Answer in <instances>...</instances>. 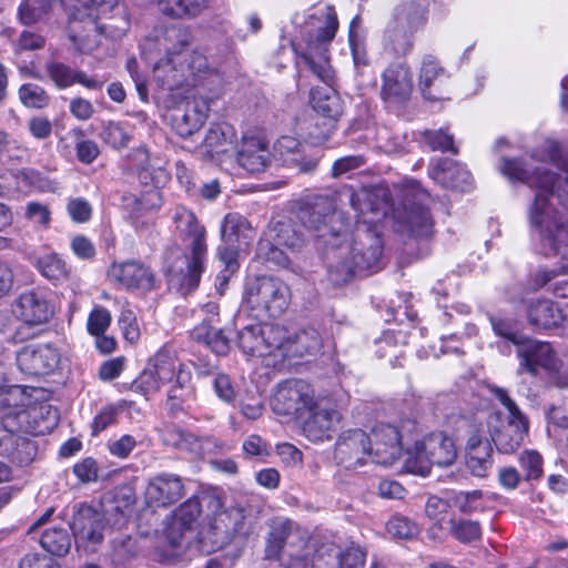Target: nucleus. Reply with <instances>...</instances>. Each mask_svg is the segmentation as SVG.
<instances>
[{"label":"nucleus","instance_id":"obj_62","mask_svg":"<svg viewBox=\"0 0 568 568\" xmlns=\"http://www.w3.org/2000/svg\"><path fill=\"white\" fill-rule=\"evenodd\" d=\"M111 323V314L103 307H94L88 318V331L94 336L104 334Z\"/></svg>","mask_w":568,"mask_h":568},{"label":"nucleus","instance_id":"obj_61","mask_svg":"<svg viewBox=\"0 0 568 568\" xmlns=\"http://www.w3.org/2000/svg\"><path fill=\"white\" fill-rule=\"evenodd\" d=\"M483 494L480 490L459 491L454 495L453 504L464 514H471L479 510Z\"/></svg>","mask_w":568,"mask_h":568},{"label":"nucleus","instance_id":"obj_35","mask_svg":"<svg viewBox=\"0 0 568 568\" xmlns=\"http://www.w3.org/2000/svg\"><path fill=\"white\" fill-rule=\"evenodd\" d=\"M154 77L163 89L172 91L185 81V70L180 58H164L155 64Z\"/></svg>","mask_w":568,"mask_h":568},{"label":"nucleus","instance_id":"obj_48","mask_svg":"<svg viewBox=\"0 0 568 568\" xmlns=\"http://www.w3.org/2000/svg\"><path fill=\"white\" fill-rule=\"evenodd\" d=\"M195 397L194 387L185 388H173L170 387L165 400V408L168 413L176 417L179 414L185 410L187 403L193 400Z\"/></svg>","mask_w":568,"mask_h":568},{"label":"nucleus","instance_id":"obj_16","mask_svg":"<svg viewBox=\"0 0 568 568\" xmlns=\"http://www.w3.org/2000/svg\"><path fill=\"white\" fill-rule=\"evenodd\" d=\"M489 434L497 450L501 454L515 453L524 443L528 434V419H503L497 412L489 417Z\"/></svg>","mask_w":568,"mask_h":568},{"label":"nucleus","instance_id":"obj_55","mask_svg":"<svg viewBox=\"0 0 568 568\" xmlns=\"http://www.w3.org/2000/svg\"><path fill=\"white\" fill-rule=\"evenodd\" d=\"M424 142L433 151L453 152L457 153L458 150L454 145V138L443 129L426 130L423 132Z\"/></svg>","mask_w":568,"mask_h":568},{"label":"nucleus","instance_id":"obj_43","mask_svg":"<svg viewBox=\"0 0 568 568\" xmlns=\"http://www.w3.org/2000/svg\"><path fill=\"white\" fill-rule=\"evenodd\" d=\"M466 467L471 475L486 477L493 467L490 445H483L478 449L467 450Z\"/></svg>","mask_w":568,"mask_h":568},{"label":"nucleus","instance_id":"obj_59","mask_svg":"<svg viewBox=\"0 0 568 568\" xmlns=\"http://www.w3.org/2000/svg\"><path fill=\"white\" fill-rule=\"evenodd\" d=\"M521 468L526 471L525 479H538L542 474V458L536 450H525L519 458Z\"/></svg>","mask_w":568,"mask_h":568},{"label":"nucleus","instance_id":"obj_14","mask_svg":"<svg viewBox=\"0 0 568 568\" xmlns=\"http://www.w3.org/2000/svg\"><path fill=\"white\" fill-rule=\"evenodd\" d=\"M69 525L78 549L83 548L85 551H94L103 540L105 527L103 515L89 505L79 504L75 506Z\"/></svg>","mask_w":568,"mask_h":568},{"label":"nucleus","instance_id":"obj_33","mask_svg":"<svg viewBox=\"0 0 568 568\" xmlns=\"http://www.w3.org/2000/svg\"><path fill=\"white\" fill-rule=\"evenodd\" d=\"M527 318L530 325L548 329L558 326L565 318L560 310L552 301L536 300L531 301L527 310Z\"/></svg>","mask_w":568,"mask_h":568},{"label":"nucleus","instance_id":"obj_15","mask_svg":"<svg viewBox=\"0 0 568 568\" xmlns=\"http://www.w3.org/2000/svg\"><path fill=\"white\" fill-rule=\"evenodd\" d=\"M337 465L357 469L371 460L368 434L363 429H348L339 434L333 454Z\"/></svg>","mask_w":568,"mask_h":568},{"label":"nucleus","instance_id":"obj_28","mask_svg":"<svg viewBox=\"0 0 568 568\" xmlns=\"http://www.w3.org/2000/svg\"><path fill=\"white\" fill-rule=\"evenodd\" d=\"M429 176L446 189L467 191L471 186L470 172L459 162L439 159L429 170Z\"/></svg>","mask_w":568,"mask_h":568},{"label":"nucleus","instance_id":"obj_40","mask_svg":"<svg viewBox=\"0 0 568 568\" xmlns=\"http://www.w3.org/2000/svg\"><path fill=\"white\" fill-rule=\"evenodd\" d=\"M489 322L491 324L494 333L519 346L523 344L525 336L520 332V323L514 317H506L501 315H490Z\"/></svg>","mask_w":568,"mask_h":568},{"label":"nucleus","instance_id":"obj_18","mask_svg":"<svg viewBox=\"0 0 568 568\" xmlns=\"http://www.w3.org/2000/svg\"><path fill=\"white\" fill-rule=\"evenodd\" d=\"M20 371L30 376L47 375L53 372L60 363V352L50 344H29L17 354Z\"/></svg>","mask_w":568,"mask_h":568},{"label":"nucleus","instance_id":"obj_45","mask_svg":"<svg viewBox=\"0 0 568 568\" xmlns=\"http://www.w3.org/2000/svg\"><path fill=\"white\" fill-rule=\"evenodd\" d=\"M234 130L227 124L212 126L205 138V145L215 153H226V145H233Z\"/></svg>","mask_w":568,"mask_h":568},{"label":"nucleus","instance_id":"obj_3","mask_svg":"<svg viewBox=\"0 0 568 568\" xmlns=\"http://www.w3.org/2000/svg\"><path fill=\"white\" fill-rule=\"evenodd\" d=\"M89 9L88 19L84 21L85 34H81L77 28V20L71 21L69 38L82 53H90L99 44V36L118 39L129 30L130 22L125 12L118 6V0H78Z\"/></svg>","mask_w":568,"mask_h":568},{"label":"nucleus","instance_id":"obj_25","mask_svg":"<svg viewBox=\"0 0 568 568\" xmlns=\"http://www.w3.org/2000/svg\"><path fill=\"white\" fill-rule=\"evenodd\" d=\"M397 231L415 239H428L434 231V222L427 207L414 203L404 205L396 215Z\"/></svg>","mask_w":568,"mask_h":568},{"label":"nucleus","instance_id":"obj_26","mask_svg":"<svg viewBox=\"0 0 568 568\" xmlns=\"http://www.w3.org/2000/svg\"><path fill=\"white\" fill-rule=\"evenodd\" d=\"M233 149L236 162L244 170L257 173L264 171L270 161L268 145L261 138L244 134Z\"/></svg>","mask_w":568,"mask_h":568},{"label":"nucleus","instance_id":"obj_10","mask_svg":"<svg viewBox=\"0 0 568 568\" xmlns=\"http://www.w3.org/2000/svg\"><path fill=\"white\" fill-rule=\"evenodd\" d=\"M457 458V447L452 437L442 432L432 433L424 438L420 446L417 447L416 459L408 458L406 468L413 474L427 476L429 465L438 467H448Z\"/></svg>","mask_w":568,"mask_h":568},{"label":"nucleus","instance_id":"obj_32","mask_svg":"<svg viewBox=\"0 0 568 568\" xmlns=\"http://www.w3.org/2000/svg\"><path fill=\"white\" fill-rule=\"evenodd\" d=\"M30 414L27 410H20L14 415H8L0 422V456L10 457L17 445L23 438L21 433L29 430L23 427L29 422Z\"/></svg>","mask_w":568,"mask_h":568},{"label":"nucleus","instance_id":"obj_30","mask_svg":"<svg viewBox=\"0 0 568 568\" xmlns=\"http://www.w3.org/2000/svg\"><path fill=\"white\" fill-rule=\"evenodd\" d=\"M45 69L49 78L59 89H65L74 83H79L89 90H101L105 82L104 80L89 77L85 72L75 70L62 62L52 61L47 64Z\"/></svg>","mask_w":568,"mask_h":568},{"label":"nucleus","instance_id":"obj_2","mask_svg":"<svg viewBox=\"0 0 568 568\" xmlns=\"http://www.w3.org/2000/svg\"><path fill=\"white\" fill-rule=\"evenodd\" d=\"M382 252V240L376 232L357 229L352 241L341 239L325 252L328 280L334 285H345L356 272L377 268Z\"/></svg>","mask_w":568,"mask_h":568},{"label":"nucleus","instance_id":"obj_31","mask_svg":"<svg viewBox=\"0 0 568 568\" xmlns=\"http://www.w3.org/2000/svg\"><path fill=\"white\" fill-rule=\"evenodd\" d=\"M518 356L520 366L531 374H536L538 367L549 369L554 366V353L549 343L525 337L518 346Z\"/></svg>","mask_w":568,"mask_h":568},{"label":"nucleus","instance_id":"obj_39","mask_svg":"<svg viewBox=\"0 0 568 568\" xmlns=\"http://www.w3.org/2000/svg\"><path fill=\"white\" fill-rule=\"evenodd\" d=\"M209 4V0H160L159 8L172 18L195 17Z\"/></svg>","mask_w":568,"mask_h":568},{"label":"nucleus","instance_id":"obj_13","mask_svg":"<svg viewBox=\"0 0 568 568\" xmlns=\"http://www.w3.org/2000/svg\"><path fill=\"white\" fill-rule=\"evenodd\" d=\"M255 237V232L246 217L240 213H227L221 224L223 245L219 247V256L230 265L239 252L248 248Z\"/></svg>","mask_w":568,"mask_h":568},{"label":"nucleus","instance_id":"obj_58","mask_svg":"<svg viewBox=\"0 0 568 568\" xmlns=\"http://www.w3.org/2000/svg\"><path fill=\"white\" fill-rule=\"evenodd\" d=\"M213 389L219 399L232 405L236 399V390L231 377L224 373H217L213 378Z\"/></svg>","mask_w":568,"mask_h":568},{"label":"nucleus","instance_id":"obj_38","mask_svg":"<svg viewBox=\"0 0 568 568\" xmlns=\"http://www.w3.org/2000/svg\"><path fill=\"white\" fill-rule=\"evenodd\" d=\"M272 232L276 244L293 251L302 248L305 243V234L301 226L291 220L277 221Z\"/></svg>","mask_w":568,"mask_h":568},{"label":"nucleus","instance_id":"obj_56","mask_svg":"<svg viewBox=\"0 0 568 568\" xmlns=\"http://www.w3.org/2000/svg\"><path fill=\"white\" fill-rule=\"evenodd\" d=\"M280 246L276 242H272L268 239L261 240L257 244V255L274 265L284 267L288 264L290 260Z\"/></svg>","mask_w":568,"mask_h":568},{"label":"nucleus","instance_id":"obj_12","mask_svg":"<svg viewBox=\"0 0 568 568\" xmlns=\"http://www.w3.org/2000/svg\"><path fill=\"white\" fill-rule=\"evenodd\" d=\"M315 392L304 379H287L277 386L271 405L277 415L301 416L315 406Z\"/></svg>","mask_w":568,"mask_h":568},{"label":"nucleus","instance_id":"obj_47","mask_svg":"<svg viewBox=\"0 0 568 568\" xmlns=\"http://www.w3.org/2000/svg\"><path fill=\"white\" fill-rule=\"evenodd\" d=\"M449 531L452 536L464 544L478 540L481 537L480 524L468 519H450Z\"/></svg>","mask_w":568,"mask_h":568},{"label":"nucleus","instance_id":"obj_29","mask_svg":"<svg viewBox=\"0 0 568 568\" xmlns=\"http://www.w3.org/2000/svg\"><path fill=\"white\" fill-rule=\"evenodd\" d=\"M292 541L301 540V530L288 519H275L272 521L267 537L265 556L268 559L283 560V554L286 546L293 545Z\"/></svg>","mask_w":568,"mask_h":568},{"label":"nucleus","instance_id":"obj_24","mask_svg":"<svg viewBox=\"0 0 568 568\" xmlns=\"http://www.w3.org/2000/svg\"><path fill=\"white\" fill-rule=\"evenodd\" d=\"M108 275L111 281L126 290L151 291L154 287L151 270L135 261L112 264Z\"/></svg>","mask_w":568,"mask_h":568},{"label":"nucleus","instance_id":"obj_52","mask_svg":"<svg viewBox=\"0 0 568 568\" xmlns=\"http://www.w3.org/2000/svg\"><path fill=\"white\" fill-rule=\"evenodd\" d=\"M52 0H24L19 7V18L23 24L38 22L50 9Z\"/></svg>","mask_w":568,"mask_h":568},{"label":"nucleus","instance_id":"obj_36","mask_svg":"<svg viewBox=\"0 0 568 568\" xmlns=\"http://www.w3.org/2000/svg\"><path fill=\"white\" fill-rule=\"evenodd\" d=\"M159 52L165 58H180L181 52L189 45V34L178 27H168L155 32Z\"/></svg>","mask_w":568,"mask_h":568},{"label":"nucleus","instance_id":"obj_8","mask_svg":"<svg viewBox=\"0 0 568 568\" xmlns=\"http://www.w3.org/2000/svg\"><path fill=\"white\" fill-rule=\"evenodd\" d=\"M298 220L323 243L325 252L349 234L347 217L336 210L334 201L328 196L315 195L305 200L298 210Z\"/></svg>","mask_w":568,"mask_h":568},{"label":"nucleus","instance_id":"obj_17","mask_svg":"<svg viewBox=\"0 0 568 568\" xmlns=\"http://www.w3.org/2000/svg\"><path fill=\"white\" fill-rule=\"evenodd\" d=\"M450 75L437 58L425 54L418 72V88L424 99L436 102L447 99Z\"/></svg>","mask_w":568,"mask_h":568},{"label":"nucleus","instance_id":"obj_50","mask_svg":"<svg viewBox=\"0 0 568 568\" xmlns=\"http://www.w3.org/2000/svg\"><path fill=\"white\" fill-rule=\"evenodd\" d=\"M303 125L302 130H305L306 138L312 144H322L326 142L335 129L333 121L321 120L320 118L312 119Z\"/></svg>","mask_w":568,"mask_h":568},{"label":"nucleus","instance_id":"obj_19","mask_svg":"<svg viewBox=\"0 0 568 568\" xmlns=\"http://www.w3.org/2000/svg\"><path fill=\"white\" fill-rule=\"evenodd\" d=\"M371 462L389 466L402 454V443L398 429L389 424H379L368 434Z\"/></svg>","mask_w":568,"mask_h":568},{"label":"nucleus","instance_id":"obj_20","mask_svg":"<svg viewBox=\"0 0 568 568\" xmlns=\"http://www.w3.org/2000/svg\"><path fill=\"white\" fill-rule=\"evenodd\" d=\"M413 92V79L406 62L390 63L382 73L381 97L393 104H404Z\"/></svg>","mask_w":568,"mask_h":568},{"label":"nucleus","instance_id":"obj_49","mask_svg":"<svg viewBox=\"0 0 568 568\" xmlns=\"http://www.w3.org/2000/svg\"><path fill=\"white\" fill-rule=\"evenodd\" d=\"M200 515V500L197 497H191L174 511L172 521H175V526L192 529Z\"/></svg>","mask_w":568,"mask_h":568},{"label":"nucleus","instance_id":"obj_60","mask_svg":"<svg viewBox=\"0 0 568 568\" xmlns=\"http://www.w3.org/2000/svg\"><path fill=\"white\" fill-rule=\"evenodd\" d=\"M166 444L180 449L192 450L196 444V438L191 433L183 430L178 426L169 427L164 434Z\"/></svg>","mask_w":568,"mask_h":568},{"label":"nucleus","instance_id":"obj_54","mask_svg":"<svg viewBox=\"0 0 568 568\" xmlns=\"http://www.w3.org/2000/svg\"><path fill=\"white\" fill-rule=\"evenodd\" d=\"M100 136L106 144L114 149L125 148L131 140L129 131L118 122H109L103 128Z\"/></svg>","mask_w":568,"mask_h":568},{"label":"nucleus","instance_id":"obj_37","mask_svg":"<svg viewBox=\"0 0 568 568\" xmlns=\"http://www.w3.org/2000/svg\"><path fill=\"white\" fill-rule=\"evenodd\" d=\"M204 121L205 114L195 103H186L184 110H178L172 118L173 128L182 138H189L199 131Z\"/></svg>","mask_w":568,"mask_h":568},{"label":"nucleus","instance_id":"obj_46","mask_svg":"<svg viewBox=\"0 0 568 568\" xmlns=\"http://www.w3.org/2000/svg\"><path fill=\"white\" fill-rule=\"evenodd\" d=\"M276 146L282 154L292 153L294 155L292 161L296 163L302 172H312L317 166L315 159H305L300 154L301 143L294 138L282 136Z\"/></svg>","mask_w":568,"mask_h":568},{"label":"nucleus","instance_id":"obj_44","mask_svg":"<svg viewBox=\"0 0 568 568\" xmlns=\"http://www.w3.org/2000/svg\"><path fill=\"white\" fill-rule=\"evenodd\" d=\"M153 367V375L156 379L162 383H170L173 381L175 375V356L168 349H160L154 357L151 359Z\"/></svg>","mask_w":568,"mask_h":568},{"label":"nucleus","instance_id":"obj_21","mask_svg":"<svg viewBox=\"0 0 568 568\" xmlns=\"http://www.w3.org/2000/svg\"><path fill=\"white\" fill-rule=\"evenodd\" d=\"M185 487L180 476L161 473L150 478L145 489V500L150 506L169 507L180 500Z\"/></svg>","mask_w":568,"mask_h":568},{"label":"nucleus","instance_id":"obj_6","mask_svg":"<svg viewBox=\"0 0 568 568\" xmlns=\"http://www.w3.org/2000/svg\"><path fill=\"white\" fill-rule=\"evenodd\" d=\"M531 234L539 241L540 252L545 256L559 257L560 271L568 273V220L548 202L547 192L535 195L528 209Z\"/></svg>","mask_w":568,"mask_h":568},{"label":"nucleus","instance_id":"obj_41","mask_svg":"<svg viewBox=\"0 0 568 568\" xmlns=\"http://www.w3.org/2000/svg\"><path fill=\"white\" fill-rule=\"evenodd\" d=\"M36 266L42 276L52 282L64 281L70 273L67 263L55 253L39 257Z\"/></svg>","mask_w":568,"mask_h":568},{"label":"nucleus","instance_id":"obj_27","mask_svg":"<svg viewBox=\"0 0 568 568\" xmlns=\"http://www.w3.org/2000/svg\"><path fill=\"white\" fill-rule=\"evenodd\" d=\"M323 347V341L317 329L304 328L294 335L287 333L281 349L277 351L280 361L291 357L316 356Z\"/></svg>","mask_w":568,"mask_h":568},{"label":"nucleus","instance_id":"obj_9","mask_svg":"<svg viewBox=\"0 0 568 568\" xmlns=\"http://www.w3.org/2000/svg\"><path fill=\"white\" fill-rule=\"evenodd\" d=\"M244 301L256 317H278L290 305V288L274 276H258L245 288Z\"/></svg>","mask_w":568,"mask_h":568},{"label":"nucleus","instance_id":"obj_63","mask_svg":"<svg viewBox=\"0 0 568 568\" xmlns=\"http://www.w3.org/2000/svg\"><path fill=\"white\" fill-rule=\"evenodd\" d=\"M37 455V445L30 438L23 436L13 450L10 460L18 466H27L33 462Z\"/></svg>","mask_w":568,"mask_h":568},{"label":"nucleus","instance_id":"obj_42","mask_svg":"<svg viewBox=\"0 0 568 568\" xmlns=\"http://www.w3.org/2000/svg\"><path fill=\"white\" fill-rule=\"evenodd\" d=\"M40 545L53 556H64L71 547V538L65 529L52 528L42 532Z\"/></svg>","mask_w":568,"mask_h":568},{"label":"nucleus","instance_id":"obj_51","mask_svg":"<svg viewBox=\"0 0 568 568\" xmlns=\"http://www.w3.org/2000/svg\"><path fill=\"white\" fill-rule=\"evenodd\" d=\"M19 99L28 108L42 109L50 102V97L43 88L36 83L22 84L19 89Z\"/></svg>","mask_w":568,"mask_h":568},{"label":"nucleus","instance_id":"obj_23","mask_svg":"<svg viewBox=\"0 0 568 568\" xmlns=\"http://www.w3.org/2000/svg\"><path fill=\"white\" fill-rule=\"evenodd\" d=\"M307 410L310 416L303 424L304 435L314 443L331 439L342 419L339 412L317 402L314 408Z\"/></svg>","mask_w":568,"mask_h":568},{"label":"nucleus","instance_id":"obj_11","mask_svg":"<svg viewBox=\"0 0 568 568\" xmlns=\"http://www.w3.org/2000/svg\"><path fill=\"white\" fill-rule=\"evenodd\" d=\"M287 329L278 324H254L243 327L237 333V343L244 354L257 357H277Z\"/></svg>","mask_w":568,"mask_h":568},{"label":"nucleus","instance_id":"obj_1","mask_svg":"<svg viewBox=\"0 0 568 568\" xmlns=\"http://www.w3.org/2000/svg\"><path fill=\"white\" fill-rule=\"evenodd\" d=\"M337 29L336 13L333 8L327 7L321 14H310L301 28V38L304 45L293 43L297 55V67L303 65L326 84L333 80L328 49ZM311 103L315 112L333 122L343 113L342 100L331 85L313 89L311 91Z\"/></svg>","mask_w":568,"mask_h":568},{"label":"nucleus","instance_id":"obj_64","mask_svg":"<svg viewBox=\"0 0 568 568\" xmlns=\"http://www.w3.org/2000/svg\"><path fill=\"white\" fill-rule=\"evenodd\" d=\"M366 554L359 547H349L338 557L339 568H363Z\"/></svg>","mask_w":568,"mask_h":568},{"label":"nucleus","instance_id":"obj_4","mask_svg":"<svg viewBox=\"0 0 568 568\" xmlns=\"http://www.w3.org/2000/svg\"><path fill=\"white\" fill-rule=\"evenodd\" d=\"M173 221L180 235L190 242L191 255H182L179 248L175 250L181 255L182 264H185V271L178 263H170V281H176L180 290L186 294L197 287L203 272L206 257L205 229L199 224L195 214L184 206L174 209Z\"/></svg>","mask_w":568,"mask_h":568},{"label":"nucleus","instance_id":"obj_7","mask_svg":"<svg viewBox=\"0 0 568 568\" xmlns=\"http://www.w3.org/2000/svg\"><path fill=\"white\" fill-rule=\"evenodd\" d=\"M426 8L417 0L397 3L385 24L383 50L394 58H405L414 50L415 34L426 22Z\"/></svg>","mask_w":568,"mask_h":568},{"label":"nucleus","instance_id":"obj_34","mask_svg":"<svg viewBox=\"0 0 568 568\" xmlns=\"http://www.w3.org/2000/svg\"><path fill=\"white\" fill-rule=\"evenodd\" d=\"M191 337L210 347L217 355H225L230 349V339L222 328L203 321L191 331Z\"/></svg>","mask_w":568,"mask_h":568},{"label":"nucleus","instance_id":"obj_22","mask_svg":"<svg viewBox=\"0 0 568 568\" xmlns=\"http://www.w3.org/2000/svg\"><path fill=\"white\" fill-rule=\"evenodd\" d=\"M13 314L27 325L47 323L53 310L41 292L33 290L21 293L12 304Z\"/></svg>","mask_w":568,"mask_h":568},{"label":"nucleus","instance_id":"obj_53","mask_svg":"<svg viewBox=\"0 0 568 568\" xmlns=\"http://www.w3.org/2000/svg\"><path fill=\"white\" fill-rule=\"evenodd\" d=\"M387 531L398 539H413L419 534L418 526L409 518L395 515L386 524Z\"/></svg>","mask_w":568,"mask_h":568},{"label":"nucleus","instance_id":"obj_5","mask_svg":"<svg viewBox=\"0 0 568 568\" xmlns=\"http://www.w3.org/2000/svg\"><path fill=\"white\" fill-rule=\"evenodd\" d=\"M549 160L560 171L551 173L544 168H536L531 171L527 164L518 159L504 158L500 172L511 181H520L537 190L536 194L547 192L548 202L556 195L559 202L568 207V159H561V150L557 142L547 143Z\"/></svg>","mask_w":568,"mask_h":568},{"label":"nucleus","instance_id":"obj_57","mask_svg":"<svg viewBox=\"0 0 568 568\" xmlns=\"http://www.w3.org/2000/svg\"><path fill=\"white\" fill-rule=\"evenodd\" d=\"M301 540L298 541H292L293 545H288L285 548V551L283 554V560L285 561V558H290L292 562L290 564L291 567H297L304 564V561L307 559L310 555V548H308V538L304 531L301 530Z\"/></svg>","mask_w":568,"mask_h":568}]
</instances>
